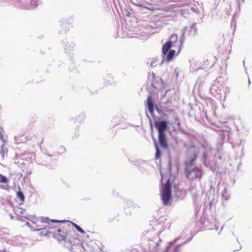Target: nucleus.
Segmentation results:
<instances>
[{
  "instance_id": "nucleus-7",
  "label": "nucleus",
  "mask_w": 252,
  "mask_h": 252,
  "mask_svg": "<svg viewBox=\"0 0 252 252\" xmlns=\"http://www.w3.org/2000/svg\"><path fill=\"white\" fill-rule=\"evenodd\" d=\"M29 136V132L27 131L25 132L24 133H22L21 134H19L16 137V140L19 143H25L29 139L32 140V138H28V136Z\"/></svg>"
},
{
  "instance_id": "nucleus-6",
  "label": "nucleus",
  "mask_w": 252,
  "mask_h": 252,
  "mask_svg": "<svg viewBox=\"0 0 252 252\" xmlns=\"http://www.w3.org/2000/svg\"><path fill=\"white\" fill-rule=\"evenodd\" d=\"M178 36L176 34H172L168 41L172 45V47L177 46L178 52H180L182 46V42H178Z\"/></svg>"
},
{
  "instance_id": "nucleus-1",
  "label": "nucleus",
  "mask_w": 252,
  "mask_h": 252,
  "mask_svg": "<svg viewBox=\"0 0 252 252\" xmlns=\"http://www.w3.org/2000/svg\"><path fill=\"white\" fill-rule=\"evenodd\" d=\"M199 149L193 147L188 150V160L185 162V174L187 178L190 180H201L202 171L198 167L191 168L197 158Z\"/></svg>"
},
{
  "instance_id": "nucleus-15",
  "label": "nucleus",
  "mask_w": 252,
  "mask_h": 252,
  "mask_svg": "<svg viewBox=\"0 0 252 252\" xmlns=\"http://www.w3.org/2000/svg\"><path fill=\"white\" fill-rule=\"evenodd\" d=\"M73 225L74 226L75 228L78 231H79L80 233H81L82 234H84L85 233V231L83 230V229L80 226H79L78 225L76 224L75 223H73Z\"/></svg>"
},
{
  "instance_id": "nucleus-3",
  "label": "nucleus",
  "mask_w": 252,
  "mask_h": 252,
  "mask_svg": "<svg viewBox=\"0 0 252 252\" xmlns=\"http://www.w3.org/2000/svg\"><path fill=\"white\" fill-rule=\"evenodd\" d=\"M32 222L35 224V226H32L34 230L39 231L42 229L45 228V226L42 225L43 223H49L51 222H61L55 220H50L47 217H40L39 218H33L32 220Z\"/></svg>"
},
{
  "instance_id": "nucleus-13",
  "label": "nucleus",
  "mask_w": 252,
  "mask_h": 252,
  "mask_svg": "<svg viewBox=\"0 0 252 252\" xmlns=\"http://www.w3.org/2000/svg\"><path fill=\"white\" fill-rule=\"evenodd\" d=\"M155 148H156V156H155V159H159L160 158V156H161V153H160V151L158 147V144L157 143H156V142H155Z\"/></svg>"
},
{
  "instance_id": "nucleus-17",
  "label": "nucleus",
  "mask_w": 252,
  "mask_h": 252,
  "mask_svg": "<svg viewBox=\"0 0 252 252\" xmlns=\"http://www.w3.org/2000/svg\"><path fill=\"white\" fill-rule=\"evenodd\" d=\"M3 131L1 128L0 131V138L1 140L2 139V137H3Z\"/></svg>"
},
{
  "instance_id": "nucleus-11",
  "label": "nucleus",
  "mask_w": 252,
  "mask_h": 252,
  "mask_svg": "<svg viewBox=\"0 0 252 252\" xmlns=\"http://www.w3.org/2000/svg\"><path fill=\"white\" fill-rule=\"evenodd\" d=\"M172 46V45L171 43H170V42H169L168 41L166 42L162 47V53L164 55L166 54Z\"/></svg>"
},
{
  "instance_id": "nucleus-8",
  "label": "nucleus",
  "mask_w": 252,
  "mask_h": 252,
  "mask_svg": "<svg viewBox=\"0 0 252 252\" xmlns=\"http://www.w3.org/2000/svg\"><path fill=\"white\" fill-rule=\"evenodd\" d=\"M158 139L161 146L163 148L168 147V144L165 137V134H159Z\"/></svg>"
},
{
  "instance_id": "nucleus-14",
  "label": "nucleus",
  "mask_w": 252,
  "mask_h": 252,
  "mask_svg": "<svg viewBox=\"0 0 252 252\" xmlns=\"http://www.w3.org/2000/svg\"><path fill=\"white\" fill-rule=\"evenodd\" d=\"M8 182V180L7 178L3 175L0 174V183L7 184Z\"/></svg>"
},
{
  "instance_id": "nucleus-5",
  "label": "nucleus",
  "mask_w": 252,
  "mask_h": 252,
  "mask_svg": "<svg viewBox=\"0 0 252 252\" xmlns=\"http://www.w3.org/2000/svg\"><path fill=\"white\" fill-rule=\"evenodd\" d=\"M155 126L158 129V134H165V131L167 128V123L165 121L156 122Z\"/></svg>"
},
{
  "instance_id": "nucleus-16",
  "label": "nucleus",
  "mask_w": 252,
  "mask_h": 252,
  "mask_svg": "<svg viewBox=\"0 0 252 252\" xmlns=\"http://www.w3.org/2000/svg\"><path fill=\"white\" fill-rule=\"evenodd\" d=\"M31 4L33 7H36L39 4V1L38 0H32L31 1Z\"/></svg>"
},
{
  "instance_id": "nucleus-4",
  "label": "nucleus",
  "mask_w": 252,
  "mask_h": 252,
  "mask_svg": "<svg viewBox=\"0 0 252 252\" xmlns=\"http://www.w3.org/2000/svg\"><path fill=\"white\" fill-rule=\"evenodd\" d=\"M50 232L53 233L55 238L59 241L65 240L67 237V230L64 227L60 228L55 227H51Z\"/></svg>"
},
{
  "instance_id": "nucleus-18",
  "label": "nucleus",
  "mask_w": 252,
  "mask_h": 252,
  "mask_svg": "<svg viewBox=\"0 0 252 252\" xmlns=\"http://www.w3.org/2000/svg\"><path fill=\"white\" fill-rule=\"evenodd\" d=\"M77 246L79 248H83V245L82 244H77Z\"/></svg>"
},
{
  "instance_id": "nucleus-10",
  "label": "nucleus",
  "mask_w": 252,
  "mask_h": 252,
  "mask_svg": "<svg viewBox=\"0 0 252 252\" xmlns=\"http://www.w3.org/2000/svg\"><path fill=\"white\" fill-rule=\"evenodd\" d=\"M16 197L19 200V204L22 205L25 201V196L22 191L19 190L16 192Z\"/></svg>"
},
{
  "instance_id": "nucleus-2",
  "label": "nucleus",
  "mask_w": 252,
  "mask_h": 252,
  "mask_svg": "<svg viewBox=\"0 0 252 252\" xmlns=\"http://www.w3.org/2000/svg\"><path fill=\"white\" fill-rule=\"evenodd\" d=\"M161 198L164 205L167 206L170 204L171 200V184L169 180H168L162 187Z\"/></svg>"
},
{
  "instance_id": "nucleus-9",
  "label": "nucleus",
  "mask_w": 252,
  "mask_h": 252,
  "mask_svg": "<svg viewBox=\"0 0 252 252\" xmlns=\"http://www.w3.org/2000/svg\"><path fill=\"white\" fill-rule=\"evenodd\" d=\"M147 104L149 111L153 113L154 111V102L152 96H148L147 99Z\"/></svg>"
},
{
  "instance_id": "nucleus-12",
  "label": "nucleus",
  "mask_w": 252,
  "mask_h": 252,
  "mask_svg": "<svg viewBox=\"0 0 252 252\" xmlns=\"http://www.w3.org/2000/svg\"><path fill=\"white\" fill-rule=\"evenodd\" d=\"M175 54V51L174 50H170L167 56V60L168 61H171L174 58Z\"/></svg>"
}]
</instances>
